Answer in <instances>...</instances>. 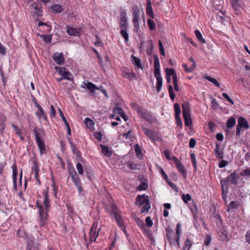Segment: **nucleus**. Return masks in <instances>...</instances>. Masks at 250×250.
<instances>
[{
	"instance_id": "f257e3e1",
	"label": "nucleus",
	"mask_w": 250,
	"mask_h": 250,
	"mask_svg": "<svg viewBox=\"0 0 250 250\" xmlns=\"http://www.w3.org/2000/svg\"><path fill=\"white\" fill-rule=\"evenodd\" d=\"M110 214L112 215V219L115 220L119 227L122 229L124 233H126L125 218L120 209L114 204L110 205Z\"/></svg>"
},
{
	"instance_id": "f03ea898",
	"label": "nucleus",
	"mask_w": 250,
	"mask_h": 250,
	"mask_svg": "<svg viewBox=\"0 0 250 250\" xmlns=\"http://www.w3.org/2000/svg\"><path fill=\"white\" fill-rule=\"evenodd\" d=\"M143 13L142 10H140L139 8L135 5L132 8V15H133V22L134 24V29L136 32L139 33L141 32L140 25H139V20L140 17L141 13Z\"/></svg>"
},
{
	"instance_id": "7ed1b4c3",
	"label": "nucleus",
	"mask_w": 250,
	"mask_h": 250,
	"mask_svg": "<svg viewBox=\"0 0 250 250\" xmlns=\"http://www.w3.org/2000/svg\"><path fill=\"white\" fill-rule=\"evenodd\" d=\"M69 176L71 177L72 180L77 188L80 196L83 195V188L80 178L78 177L77 173L75 171H73L69 173Z\"/></svg>"
},
{
	"instance_id": "20e7f679",
	"label": "nucleus",
	"mask_w": 250,
	"mask_h": 250,
	"mask_svg": "<svg viewBox=\"0 0 250 250\" xmlns=\"http://www.w3.org/2000/svg\"><path fill=\"white\" fill-rule=\"evenodd\" d=\"M55 69L61 77L70 81H73V78L72 74L65 67L55 66Z\"/></svg>"
},
{
	"instance_id": "39448f33",
	"label": "nucleus",
	"mask_w": 250,
	"mask_h": 250,
	"mask_svg": "<svg viewBox=\"0 0 250 250\" xmlns=\"http://www.w3.org/2000/svg\"><path fill=\"white\" fill-rule=\"evenodd\" d=\"M242 127H244L246 129L249 128L247 120L243 117H240L238 119V124L236 126V135L239 136L240 134L241 129Z\"/></svg>"
},
{
	"instance_id": "423d86ee",
	"label": "nucleus",
	"mask_w": 250,
	"mask_h": 250,
	"mask_svg": "<svg viewBox=\"0 0 250 250\" xmlns=\"http://www.w3.org/2000/svg\"><path fill=\"white\" fill-rule=\"evenodd\" d=\"M34 134L35 135V139L37 142L38 147L40 149V153L42 154L43 152L45 151V144L43 140L41 138V136L40 135L39 133L35 129L34 130Z\"/></svg>"
},
{
	"instance_id": "0eeeda50",
	"label": "nucleus",
	"mask_w": 250,
	"mask_h": 250,
	"mask_svg": "<svg viewBox=\"0 0 250 250\" xmlns=\"http://www.w3.org/2000/svg\"><path fill=\"white\" fill-rule=\"evenodd\" d=\"M39 213L40 214V224L41 226H44L47 222V212H45L41 206L38 204Z\"/></svg>"
},
{
	"instance_id": "6e6552de",
	"label": "nucleus",
	"mask_w": 250,
	"mask_h": 250,
	"mask_svg": "<svg viewBox=\"0 0 250 250\" xmlns=\"http://www.w3.org/2000/svg\"><path fill=\"white\" fill-rule=\"evenodd\" d=\"M98 225L96 223H94L91 227L89 232V240L91 242L95 241L97 237L98 236L99 229H98Z\"/></svg>"
},
{
	"instance_id": "1a4fd4ad",
	"label": "nucleus",
	"mask_w": 250,
	"mask_h": 250,
	"mask_svg": "<svg viewBox=\"0 0 250 250\" xmlns=\"http://www.w3.org/2000/svg\"><path fill=\"white\" fill-rule=\"evenodd\" d=\"M172 159L174 162L178 169L182 173L183 176L186 177L187 175V171L182 163L177 158L174 156H172Z\"/></svg>"
},
{
	"instance_id": "9d476101",
	"label": "nucleus",
	"mask_w": 250,
	"mask_h": 250,
	"mask_svg": "<svg viewBox=\"0 0 250 250\" xmlns=\"http://www.w3.org/2000/svg\"><path fill=\"white\" fill-rule=\"evenodd\" d=\"M81 87L88 90L90 92L93 93L95 90L98 89L96 86L87 81H84L81 84Z\"/></svg>"
},
{
	"instance_id": "9b49d317",
	"label": "nucleus",
	"mask_w": 250,
	"mask_h": 250,
	"mask_svg": "<svg viewBox=\"0 0 250 250\" xmlns=\"http://www.w3.org/2000/svg\"><path fill=\"white\" fill-rule=\"evenodd\" d=\"M167 236L169 243L172 245H177L176 243V235L173 230L167 229Z\"/></svg>"
},
{
	"instance_id": "f8f14e48",
	"label": "nucleus",
	"mask_w": 250,
	"mask_h": 250,
	"mask_svg": "<svg viewBox=\"0 0 250 250\" xmlns=\"http://www.w3.org/2000/svg\"><path fill=\"white\" fill-rule=\"evenodd\" d=\"M120 29H127L128 23L127 21L126 14L122 12L120 15Z\"/></svg>"
},
{
	"instance_id": "ddd939ff",
	"label": "nucleus",
	"mask_w": 250,
	"mask_h": 250,
	"mask_svg": "<svg viewBox=\"0 0 250 250\" xmlns=\"http://www.w3.org/2000/svg\"><path fill=\"white\" fill-rule=\"evenodd\" d=\"M66 32L70 36H79L80 34V28H74L71 26H66Z\"/></svg>"
},
{
	"instance_id": "4468645a",
	"label": "nucleus",
	"mask_w": 250,
	"mask_h": 250,
	"mask_svg": "<svg viewBox=\"0 0 250 250\" xmlns=\"http://www.w3.org/2000/svg\"><path fill=\"white\" fill-rule=\"evenodd\" d=\"M149 201L148 196L138 195L136 199V205L142 206Z\"/></svg>"
},
{
	"instance_id": "2eb2a0df",
	"label": "nucleus",
	"mask_w": 250,
	"mask_h": 250,
	"mask_svg": "<svg viewBox=\"0 0 250 250\" xmlns=\"http://www.w3.org/2000/svg\"><path fill=\"white\" fill-rule=\"evenodd\" d=\"M123 112V110L119 107H115L113 109V114L111 115L110 117L115 118L116 120H120L119 115H121Z\"/></svg>"
},
{
	"instance_id": "dca6fc26",
	"label": "nucleus",
	"mask_w": 250,
	"mask_h": 250,
	"mask_svg": "<svg viewBox=\"0 0 250 250\" xmlns=\"http://www.w3.org/2000/svg\"><path fill=\"white\" fill-rule=\"evenodd\" d=\"M53 59L58 64H62L64 61V59L62 53L56 52L53 55Z\"/></svg>"
},
{
	"instance_id": "f3484780",
	"label": "nucleus",
	"mask_w": 250,
	"mask_h": 250,
	"mask_svg": "<svg viewBox=\"0 0 250 250\" xmlns=\"http://www.w3.org/2000/svg\"><path fill=\"white\" fill-rule=\"evenodd\" d=\"M154 75H160V62H159V59L157 55H155L154 56Z\"/></svg>"
},
{
	"instance_id": "a211bd4d",
	"label": "nucleus",
	"mask_w": 250,
	"mask_h": 250,
	"mask_svg": "<svg viewBox=\"0 0 250 250\" xmlns=\"http://www.w3.org/2000/svg\"><path fill=\"white\" fill-rule=\"evenodd\" d=\"M189 61L192 62V65L188 67L186 64H183L182 65L185 70L188 72H191L196 68V62L192 58L189 59Z\"/></svg>"
},
{
	"instance_id": "6ab92c4d",
	"label": "nucleus",
	"mask_w": 250,
	"mask_h": 250,
	"mask_svg": "<svg viewBox=\"0 0 250 250\" xmlns=\"http://www.w3.org/2000/svg\"><path fill=\"white\" fill-rule=\"evenodd\" d=\"M39 168L36 161L33 162V166L32 167V174L34 175L38 181H39Z\"/></svg>"
},
{
	"instance_id": "aec40b11",
	"label": "nucleus",
	"mask_w": 250,
	"mask_h": 250,
	"mask_svg": "<svg viewBox=\"0 0 250 250\" xmlns=\"http://www.w3.org/2000/svg\"><path fill=\"white\" fill-rule=\"evenodd\" d=\"M182 107L183 116L190 115V108L188 103L185 102L183 103Z\"/></svg>"
},
{
	"instance_id": "412c9836",
	"label": "nucleus",
	"mask_w": 250,
	"mask_h": 250,
	"mask_svg": "<svg viewBox=\"0 0 250 250\" xmlns=\"http://www.w3.org/2000/svg\"><path fill=\"white\" fill-rule=\"evenodd\" d=\"M157 80L156 89L158 92H159L161 89L163 85V79L160 75H154Z\"/></svg>"
},
{
	"instance_id": "4be33fe9",
	"label": "nucleus",
	"mask_w": 250,
	"mask_h": 250,
	"mask_svg": "<svg viewBox=\"0 0 250 250\" xmlns=\"http://www.w3.org/2000/svg\"><path fill=\"white\" fill-rule=\"evenodd\" d=\"M143 130L146 136H147L149 139L152 140H154L155 139L156 135L154 131L145 127H143Z\"/></svg>"
},
{
	"instance_id": "5701e85b",
	"label": "nucleus",
	"mask_w": 250,
	"mask_h": 250,
	"mask_svg": "<svg viewBox=\"0 0 250 250\" xmlns=\"http://www.w3.org/2000/svg\"><path fill=\"white\" fill-rule=\"evenodd\" d=\"M229 181H230L231 183L237 185L238 183V181L239 180V176L237 175V173L235 172H233L230 175L228 176L227 177Z\"/></svg>"
},
{
	"instance_id": "b1692460",
	"label": "nucleus",
	"mask_w": 250,
	"mask_h": 250,
	"mask_svg": "<svg viewBox=\"0 0 250 250\" xmlns=\"http://www.w3.org/2000/svg\"><path fill=\"white\" fill-rule=\"evenodd\" d=\"M84 123L86 126L91 131L95 130L94 122L89 118H86L85 119Z\"/></svg>"
},
{
	"instance_id": "393cba45",
	"label": "nucleus",
	"mask_w": 250,
	"mask_h": 250,
	"mask_svg": "<svg viewBox=\"0 0 250 250\" xmlns=\"http://www.w3.org/2000/svg\"><path fill=\"white\" fill-rule=\"evenodd\" d=\"M36 106H37V107L38 108V109L39 110L36 112L37 116L38 117V118L40 119H41V118L42 117H43V119L46 120V115L45 114V113H44V110H43V109L42 108V107L40 105H39L38 104H36Z\"/></svg>"
},
{
	"instance_id": "a878e982",
	"label": "nucleus",
	"mask_w": 250,
	"mask_h": 250,
	"mask_svg": "<svg viewBox=\"0 0 250 250\" xmlns=\"http://www.w3.org/2000/svg\"><path fill=\"white\" fill-rule=\"evenodd\" d=\"M32 7L34 9V13L37 14L39 16H41V12H42V6L40 4L37 2H33L32 4Z\"/></svg>"
},
{
	"instance_id": "bb28decb",
	"label": "nucleus",
	"mask_w": 250,
	"mask_h": 250,
	"mask_svg": "<svg viewBox=\"0 0 250 250\" xmlns=\"http://www.w3.org/2000/svg\"><path fill=\"white\" fill-rule=\"evenodd\" d=\"M214 152L215 153V156L217 158L219 159H222L223 158V151L220 149V145L218 144H216L215 148L214 149Z\"/></svg>"
},
{
	"instance_id": "cd10ccee",
	"label": "nucleus",
	"mask_w": 250,
	"mask_h": 250,
	"mask_svg": "<svg viewBox=\"0 0 250 250\" xmlns=\"http://www.w3.org/2000/svg\"><path fill=\"white\" fill-rule=\"evenodd\" d=\"M146 13L150 17H153V13L151 6V0H147Z\"/></svg>"
},
{
	"instance_id": "c85d7f7f",
	"label": "nucleus",
	"mask_w": 250,
	"mask_h": 250,
	"mask_svg": "<svg viewBox=\"0 0 250 250\" xmlns=\"http://www.w3.org/2000/svg\"><path fill=\"white\" fill-rule=\"evenodd\" d=\"M135 110L137 113L143 118H144V117L146 116V115L147 114V112L146 109L143 108H141L137 105H136L135 106Z\"/></svg>"
},
{
	"instance_id": "c756f323",
	"label": "nucleus",
	"mask_w": 250,
	"mask_h": 250,
	"mask_svg": "<svg viewBox=\"0 0 250 250\" xmlns=\"http://www.w3.org/2000/svg\"><path fill=\"white\" fill-rule=\"evenodd\" d=\"M182 232L181 230V224L178 223L176 227V243H177V245L179 246V240L180 238V234Z\"/></svg>"
},
{
	"instance_id": "7c9ffc66",
	"label": "nucleus",
	"mask_w": 250,
	"mask_h": 250,
	"mask_svg": "<svg viewBox=\"0 0 250 250\" xmlns=\"http://www.w3.org/2000/svg\"><path fill=\"white\" fill-rule=\"evenodd\" d=\"M51 9L53 11L56 13H61L63 10V8L61 5L54 4L51 6Z\"/></svg>"
},
{
	"instance_id": "2f4dec72",
	"label": "nucleus",
	"mask_w": 250,
	"mask_h": 250,
	"mask_svg": "<svg viewBox=\"0 0 250 250\" xmlns=\"http://www.w3.org/2000/svg\"><path fill=\"white\" fill-rule=\"evenodd\" d=\"M120 34L122 37L124 38L125 42H127L129 40L128 33L127 32V29H121Z\"/></svg>"
},
{
	"instance_id": "473e14b6",
	"label": "nucleus",
	"mask_w": 250,
	"mask_h": 250,
	"mask_svg": "<svg viewBox=\"0 0 250 250\" xmlns=\"http://www.w3.org/2000/svg\"><path fill=\"white\" fill-rule=\"evenodd\" d=\"M123 76L125 78L133 80L135 78V74L132 72H129L127 71H123Z\"/></svg>"
},
{
	"instance_id": "72a5a7b5",
	"label": "nucleus",
	"mask_w": 250,
	"mask_h": 250,
	"mask_svg": "<svg viewBox=\"0 0 250 250\" xmlns=\"http://www.w3.org/2000/svg\"><path fill=\"white\" fill-rule=\"evenodd\" d=\"M195 35L197 38V39L202 43H206V41L203 38L201 32L198 30H196L195 31Z\"/></svg>"
},
{
	"instance_id": "f704fd0d",
	"label": "nucleus",
	"mask_w": 250,
	"mask_h": 250,
	"mask_svg": "<svg viewBox=\"0 0 250 250\" xmlns=\"http://www.w3.org/2000/svg\"><path fill=\"white\" fill-rule=\"evenodd\" d=\"M235 124H236L235 119L233 117H231V118H229L227 121V127L229 128H231L235 125Z\"/></svg>"
},
{
	"instance_id": "c9c22d12",
	"label": "nucleus",
	"mask_w": 250,
	"mask_h": 250,
	"mask_svg": "<svg viewBox=\"0 0 250 250\" xmlns=\"http://www.w3.org/2000/svg\"><path fill=\"white\" fill-rule=\"evenodd\" d=\"M229 181V180L228 179V178H227L226 179H222L221 181V184L222 186L223 192H224L225 188H226V189H227L228 187Z\"/></svg>"
},
{
	"instance_id": "e433bc0d",
	"label": "nucleus",
	"mask_w": 250,
	"mask_h": 250,
	"mask_svg": "<svg viewBox=\"0 0 250 250\" xmlns=\"http://www.w3.org/2000/svg\"><path fill=\"white\" fill-rule=\"evenodd\" d=\"M185 125L186 126H189L192 125V121L191 119L190 115L187 116H183Z\"/></svg>"
},
{
	"instance_id": "4c0bfd02",
	"label": "nucleus",
	"mask_w": 250,
	"mask_h": 250,
	"mask_svg": "<svg viewBox=\"0 0 250 250\" xmlns=\"http://www.w3.org/2000/svg\"><path fill=\"white\" fill-rule=\"evenodd\" d=\"M205 79L209 81L210 82L213 83L215 85H216L218 87H220V84L215 79L208 76H206Z\"/></svg>"
},
{
	"instance_id": "58836bf2",
	"label": "nucleus",
	"mask_w": 250,
	"mask_h": 250,
	"mask_svg": "<svg viewBox=\"0 0 250 250\" xmlns=\"http://www.w3.org/2000/svg\"><path fill=\"white\" fill-rule=\"evenodd\" d=\"M28 250H38L37 245L33 241H29L27 243Z\"/></svg>"
},
{
	"instance_id": "ea45409f",
	"label": "nucleus",
	"mask_w": 250,
	"mask_h": 250,
	"mask_svg": "<svg viewBox=\"0 0 250 250\" xmlns=\"http://www.w3.org/2000/svg\"><path fill=\"white\" fill-rule=\"evenodd\" d=\"M132 58V62L134 64L136 65L138 67H141V60L138 58L132 55L131 56Z\"/></svg>"
},
{
	"instance_id": "a19ab883",
	"label": "nucleus",
	"mask_w": 250,
	"mask_h": 250,
	"mask_svg": "<svg viewBox=\"0 0 250 250\" xmlns=\"http://www.w3.org/2000/svg\"><path fill=\"white\" fill-rule=\"evenodd\" d=\"M100 146L102 149V153L104 156H108L109 154V150L108 146H105L103 145H101Z\"/></svg>"
},
{
	"instance_id": "79ce46f5",
	"label": "nucleus",
	"mask_w": 250,
	"mask_h": 250,
	"mask_svg": "<svg viewBox=\"0 0 250 250\" xmlns=\"http://www.w3.org/2000/svg\"><path fill=\"white\" fill-rule=\"evenodd\" d=\"M220 239L222 241L227 242L229 241L227 233L225 230H223L220 234Z\"/></svg>"
},
{
	"instance_id": "37998d69",
	"label": "nucleus",
	"mask_w": 250,
	"mask_h": 250,
	"mask_svg": "<svg viewBox=\"0 0 250 250\" xmlns=\"http://www.w3.org/2000/svg\"><path fill=\"white\" fill-rule=\"evenodd\" d=\"M182 198L185 203H188V201H190L192 200L191 197L189 194H183L182 196Z\"/></svg>"
},
{
	"instance_id": "c03bdc74",
	"label": "nucleus",
	"mask_w": 250,
	"mask_h": 250,
	"mask_svg": "<svg viewBox=\"0 0 250 250\" xmlns=\"http://www.w3.org/2000/svg\"><path fill=\"white\" fill-rule=\"evenodd\" d=\"M42 39L46 43H50L51 42V36L50 35H40Z\"/></svg>"
},
{
	"instance_id": "a18cd8bd",
	"label": "nucleus",
	"mask_w": 250,
	"mask_h": 250,
	"mask_svg": "<svg viewBox=\"0 0 250 250\" xmlns=\"http://www.w3.org/2000/svg\"><path fill=\"white\" fill-rule=\"evenodd\" d=\"M143 205H144V206H143V209H142V210L141 211V212L142 213H143V212H147L148 211L149 209L150 208V204L149 203V201H148L147 202H146V203H145Z\"/></svg>"
},
{
	"instance_id": "49530a36",
	"label": "nucleus",
	"mask_w": 250,
	"mask_h": 250,
	"mask_svg": "<svg viewBox=\"0 0 250 250\" xmlns=\"http://www.w3.org/2000/svg\"><path fill=\"white\" fill-rule=\"evenodd\" d=\"M174 107L175 112V116L178 117V115H180L181 113V109L180 105L176 103L174 104Z\"/></svg>"
},
{
	"instance_id": "de8ad7c7",
	"label": "nucleus",
	"mask_w": 250,
	"mask_h": 250,
	"mask_svg": "<svg viewBox=\"0 0 250 250\" xmlns=\"http://www.w3.org/2000/svg\"><path fill=\"white\" fill-rule=\"evenodd\" d=\"M43 204L46 209H47L50 207L49 201L46 193H45L44 194V200L43 201Z\"/></svg>"
},
{
	"instance_id": "09e8293b",
	"label": "nucleus",
	"mask_w": 250,
	"mask_h": 250,
	"mask_svg": "<svg viewBox=\"0 0 250 250\" xmlns=\"http://www.w3.org/2000/svg\"><path fill=\"white\" fill-rule=\"evenodd\" d=\"M145 119H146L147 121H148L150 123H153L156 120L154 117H153L152 115L147 114L146 115V116L144 117Z\"/></svg>"
},
{
	"instance_id": "8fccbe9b",
	"label": "nucleus",
	"mask_w": 250,
	"mask_h": 250,
	"mask_svg": "<svg viewBox=\"0 0 250 250\" xmlns=\"http://www.w3.org/2000/svg\"><path fill=\"white\" fill-rule=\"evenodd\" d=\"M147 23L150 30H153L155 29V24L153 21L149 19L147 20Z\"/></svg>"
},
{
	"instance_id": "3c124183",
	"label": "nucleus",
	"mask_w": 250,
	"mask_h": 250,
	"mask_svg": "<svg viewBox=\"0 0 250 250\" xmlns=\"http://www.w3.org/2000/svg\"><path fill=\"white\" fill-rule=\"evenodd\" d=\"M76 168L79 174L83 175V170L82 165L80 163H77L76 165Z\"/></svg>"
},
{
	"instance_id": "603ef678",
	"label": "nucleus",
	"mask_w": 250,
	"mask_h": 250,
	"mask_svg": "<svg viewBox=\"0 0 250 250\" xmlns=\"http://www.w3.org/2000/svg\"><path fill=\"white\" fill-rule=\"evenodd\" d=\"M168 88L170 98L171 100H174L175 98V95L173 91V87L171 85H169Z\"/></svg>"
},
{
	"instance_id": "864d4df0",
	"label": "nucleus",
	"mask_w": 250,
	"mask_h": 250,
	"mask_svg": "<svg viewBox=\"0 0 250 250\" xmlns=\"http://www.w3.org/2000/svg\"><path fill=\"white\" fill-rule=\"evenodd\" d=\"M166 74H167V76H173V75L174 74L175 72V71L172 69V68H167L166 69Z\"/></svg>"
},
{
	"instance_id": "5fc2aeb1",
	"label": "nucleus",
	"mask_w": 250,
	"mask_h": 250,
	"mask_svg": "<svg viewBox=\"0 0 250 250\" xmlns=\"http://www.w3.org/2000/svg\"><path fill=\"white\" fill-rule=\"evenodd\" d=\"M239 0H231V4L234 9L237 10L239 8Z\"/></svg>"
},
{
	"instance_id": "6e6d98bb",
	"label": "nucleus",
	"mask_w": 250,
	"mask_h": 250,
	"mask_svg": "<svg viewBox=\"0 0 250 250\" xmlns=\"http://www.w3.org/2000/svg\"><path fill=\"white\" fill-rule=\"evenodd\" d=\"M134 147L136 156L137 157H139V156L142 153L141 148L138 145H135Z\"/></svg>"
},
{
	"instance_id": "4d7b16f0",
	"label": "nucleus",
	"mask_w": 250,
	"mask_h": 250,
	"mask_svg": "<svg viewBox=\"0 0 250 250\" xmlns=\"http://www.w3.org/2000/svg\"><path fill=\"white\" fill-rule=\"evenodd\" d=\"M58 111H59V112L60 113V116L61 117V118H62V120H63V121L64 122L65 125L66 126H68V123L67 122L65 117L64 116V115L63 114V113H62V110L60 108H59Z\"/></svg>"
},
{
	"instance_id": "13d9d810",
	"label": "nucleus",
	"mask_w": 250,
	"mask_h": 250,
	"mask_svg": "<svg viewBox=\"0 0 250 250\" xmlns=\"http://www.w3.org/2000/svg\"><path fill=\"white\" fill-rule=\"evenodd\" d=\"M241 175L244 177L250 176V168L245 169L241 173Z\"/></svg>"
},
{
	"instance_id": "bf43d9fd",
	"label": "nucleus",
	"mask_w": 250,
	"mask_h": 250,
	"mask_svg": "<svg viewBox=\"0 0 250 250\" xmlns=\"http://www.w3.org/2000/svg\"><path fill=\"white\" fill-rule=\"evenodd\" d=\"M147 188V185L145 183H142L138 187L137 189L138 190H146Z\"/></svg>"
},
{
	"instance_id": "052dcab7",
	"label": "nucleus",
	"mask_w": 250,
	"mask_h": 250,
	"mask_svg": "<svg viewBox=\"0 0 250 250\" xmlns=\"http://www.w3.org/2000/svg\"><path fill=\"white\" fill-rule=\"evenodd\" d=\"M13 181L14 183H16V176L17 174V170L16 169V166H13Z\"/></svg>"
},
{
	"instance_id": "680f3d73",
	"label": "nucleus",
	"mask_w": 250,
	"mask_h": 250,
	"mask_svg": "<svg viewBox=\"0 0 250 250\" xmlns=\"http://www.w3.org/2000/svg\"><path fill=\"white\" fill-rule=\"evenodd\" d=\"M164 154L165 155V156L167 160H172V156H171L170 153L168 150H165L164 152Z\"/></svg>"
},
{
	"instance_id": "e2e57ef3",
	"label": "nucleus",
	"mask_w": 250,
	"mask_h": 250,
	"mask_svg": "<svg viewBox=\"0 0 250 250\" xmlns=\"http://www.w3.org/2000/svg\"><path fill=\"white\" fill-rule=\"evenodd\" d=\"M159 50L160 52L163 56H165V51L164 48L162 44V42L161 41H159Z\"/></svg>"
},
{
	"instance_id": "0e129e2a",
	"label": "nucleus",
	"mask_w": 250,
	"mask_h": 250,
	"mask_svg": "<svg viewBox=\"0 0 250 250\" xmlns=\"http://www.w3.org/2000/svg\"><path fill=\"white\" fill-rule=\"evenodd\" d=\"M146 225L149 227H151L153 225L152 221L151 220V219L149 216H148L146 218Z\"/></svg>"
},
{
	"instance_id": "69168bd1",
	"label": "nucleus",
	"mask_w": 250,
	"mask_h": 250,
	"mask_svg": "<svg viewBox=\"0 0 250 250\" xmlns=\"http://www.w3.org/2000/svg\"><path fill=\"white\" fill-rule=\"evenodd\" d=\"M211 241V237L210 235H207L205 238L204 241L205 244L207 246H208Z\"/></svg>"
},
{
	"instance_id": "338daca9",
	"label": "nucleus",
	"mask_w": 250,
	"mask_h": 250,
	"mask_svg": "<svg viewBox=\"0 0 250 250\" xmlns=\"http://www.w3.org/2000/svg\"><path fill=\"white\" fill-rule=\"evenodd\" d=\"M237 207V205L236 203L234 201H231L229 206L228 208L229 209H232V208H236Z\"/></svg>"
},
{
	"instance_id": "774afa93",
	"label": "nucleus",
	"mask_w": 250,
	"mask_h": 250,
	"mask_svg": "<svg viewBox=\"0 0 250 250\" xmlns=\"http://www.w3.org/2000/svg\"><path fill=\"white\" fill-rule=\"evenodd\" d=\"M245 239L246 242L249 244H250V229L246 232L245 235Z\"/></svg>"
}]
</instances>
